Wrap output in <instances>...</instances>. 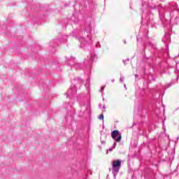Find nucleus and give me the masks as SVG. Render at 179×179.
Returning a JSON list of instances; mask_svg holds the SVG:
<instances>
[{"mask_svg": "<svg viewBox=\"0 0 179 179\" xmlns=\"http://www.w3.org/2000/svg\"><path fill=\"white\" fill-rule=\"evenodd\" d=\"M104 89H106V85L103 86L100 92H104Z\"/></svg>", "mask_w": 179, "mask_h": 179, "instance_id": "4be33fe9", "label": "nucleus"}, {"mask_svg": "<svg viewBox=\"0 0 179 179\" xmlns=\"http://www.w3.org/2000/svg\"><path fill=\"white\" fill-rule=\"evenodd\" d=\"M76 87L75 85H71V88L66 92L65 94L66 97H72L73 96H75L76 94Z\"/></svg>", "mask_w": 179, "mask_h": 179, "instance_id": "423d86ee", "label": "nucleus"}, {"mask_svg": "<svg viewBox=\"0 0 179 179\" xmlns=\"http://www.w3.org/2000/svg\"><path fill=\"white\" fill-rule=\"evenodd\" d=\"M127 62H129V59H125V60H123V64H124V65H127Z\"/></svg>", "mask_w": 179, "mask_h": 179, "instance_id": "6ab92c4d", "label": "nucleus"}, {"mask_svg": "<svg viewBox=\"0 0 179 179\" xmlns=\"http://www.w3.org/2000/svg\"><path fill=\"white\" fill-rule=\"evenodd\" d=\"M67 40L68 36L66 35H60L59 38V41H60V43H66Z\"/></svg>", "mask_w": 179, "mask_h": 179, "instance_id": "f8f14e48", "label": "nucleus"}, {"mask_svg": "<svg viewBox=\"0 0 179 179\" xmlns=\"http://www.w3.org/2000/svg\"><path fill=\"white\" fill-rule=\"evenodd\" d=\"M121 160L117 159L113 162L112 173L113 174L114 179H117V175L120 173V169H121Z\"/></svg>", "mask_w": 179, "mask_h": 179, "instance_id": "f03ea898", "label": "nucleus"}, {"mask_svg": "<svg viewBox=\"0 0 179 179\" xmlns=\"http://www.w3.org/2000/svg\"><path fill=\"white\" fill-rule=\"evenodd\" d=\"M68 61H69V66H74V68L76 69H82V64H79V63H78V62H76V64H72V63H71V59H68Z\"/></svg>", "mask_w": 179, "mask_h": 179, "instance_id": "9d476101", "label": "nucleus"}, {"mask_svg": "<svg viewBox=\"0 0 179 179\" xmlns=\"http://www.w3.org/2000/svg\"><path fill=\"white\" fill-rule=\"evenodd\" d=\"M145 47H146V43H144Z\"/></svg>", "mask_w": 179, "mask_h": 179, "instance_id": "f704fd0d", "label": "nucleus"}, {"mask_svg": "<svg viewBox=\"0 0 179 179\" xmlns=\"http://www.w3.org/2000/svg\"><path fill=\"white\" fill-rule=\"evenodd\" d=\"M170 86H171L170 84L169 85V87H170Z\"/></svg>", "mask_w": 179, "mask_h": 179, "instance_id": "c9c22d12", "label": "nucleus"}, {"mask_svg": "<svg viewBox=\"0 0 179 179\" xmlns=\"http://www.w3.org/2000/svg\"><path fill=\"white\" fill-rule=\"evenodd\" d=\"M113 149H115V146H112L111 148H108V150H106V155H108V151L109 152H113Z\"/></svg>", "mask_w": 179, "mask_h": 179, "instance_id": "2eb2a0df", "label": "nucleus"}, {"mask_svg": "<svg viewBox=\"0 0 179 179\" xmlns=\"http://www.w3.org/2000/svg\"><path fill=\"white\" fill-rule=\"evenodd\" d=\"M147 178H148V174L146 175V176H145Z\"/></svg>", "mask_w": 179, "mask_h": 179, "instance_id": "e433bc0d", "label": "nucleus"}, {"mask_svg": "<svg viewBox=\"0 0 179 179\" xmlns=\"http://www.w3.org/2000/svg\"><path fill=\"white\" fill-rule=\"evenodd\" d=\"M124 44H127V41H124Z\"/></svg>", "mask_w": 179, "mask_h": 179, "instance_id": "473e14b6", "label": "nucleus"}, {"mask_svg": "<svg viewBox=\"0 0 179 179\" xmlns=\"http://www.w3.org/2000/svg\"><path fill=\"white\" fill-rule=\"evenodd\" d=\"M115 145H117V142H115V143H113V146H114V147L115 148Z\"/></svg>", "mask_w": 179, "mask_h": 179, "instance_id": "bb28decb", "label": "nucleus"}, {"mask_svg": "<svg viewBox=\"0 0 179 179\" xmlns=\"http://www.w3.org/2000/svg\"><path fill=\"white\" fill-rule=\"evenodd\" d=\"M78 39L81 44H83V48L85 50H86V48L88 47H90V45H92V43H93V41H92V36H90V35H87V38L80 36L78 38Z\"/></svg>", "mask_w": 179, "mask_h": 179, "instance_id": "7ed1b4c3", "label": "nucleus"}, {"mask_svg": "<svg viewBox=\"0 0 179 179\" xmlns=\"http://www.w3.org/2000/svg\"><path fill=\"white\" fill-rule=\"evenodd\" d=\"M159 17L161 18L162 17V11L159 12Z\"/></svg>", "mask_w": 179, "mask_h": 179, "instance_id": "393cba45", "label": "nucleus"}, {"mask_svg": "<svg viewBox=\"0 0 179 179\" xmlns=\"http://www.w3.org/2000/svg\"><path fill=\"white\" fill-rule=\"evenodd\" d=\"M77 100H78V101L79 102V103H80V108H81V110H80V117H82L83 116V114H82V113H83V106H82V96H78V98H77Z\"/></svg>", "mask_w": 179, "mask_h": 179, "instance_id": "9b49d317", "label": "nucleus"}, {"mask_svg": "<svg viewBox=\"0 0 179 179\" xmlns=\"http://www.w3.org/2000/svg\"><path fill=\"white\" fill-rule=\"evenodd\" d=\"M155 113L156 114V115H159V114H160V108H156L155 110Z\"/></svg>", "mask_w": 179, "mask_h": 179, "instance_id": "dca6fc26", "label": "nucleus"}, {"mask_svg": "<svg viewBox=\"0 0 179 179\" xmlns=\"http://www.w3.org/2000/svg\"><path fill=\"white\" fill-rule=\"evenodd\" d=\"M71 83H72L73 86H75V87H76V86H78V85H83L84 81L82 78H74L73 80H71Z\"/></svg>", "mask_w": 179, "mask_h": 179, "instance_id": "0eeeda50", "label": "nucleus"}, {"mask_svg": "<svg viewBox=\"0 0 179 179\" xmlns=\"http://www.w3.org/2000/svg\"><path fill=\"white\" fill-rule=\"evenodd\" d=\"M139 115L142 117H146L148 115V107H142L139 110Z\"/></svg>", "mask_w": 179, "mask_h": 179, "instance_id": "1a4fd4ad", "label": "nucleus"}, {"mask_svg": "<svg viewBox=\"0 0 179 179\" xmlns=\"http://www.w3.org/2000/svg\"><path fill=\"white\" fill-rule=\"evenodd\" d=\"M96 59H97V55L94 52H91L90 55L87 56V59H85L84 62L85 64H88L89 66H92L93 61H96Z\"/></svg>", "mask_w": 179, "mask_h": 179, "instance_id": "20e7f679", "label": "nucleus"}, {"mask_svg": "<svg viewBox=\"0 0 179 179\" xmlns=\"http://www.w3.org/2000/svg\"><path fill=\"white\" fill-rule=\"evenodd\" d=\"M124 79H125V78H124V76H120V82L121 83H124Z\"/></svg>", "mask_w": 179, "mask_h": 179, "instance_id": "f3484780", "label": "nucleus"}, {"mask_svg": "<svg viewBox=\"0 0 179 179\" xmlns=\"http://www.w3.org/2000/svg\"><path fill=\"white\" fill-rule=\"evenodd\" d=\"M99 108H101V104L99 105Z\"/></svg>", "mask_w": 179, "mask_h": 179, "instance_id": "c85d7f7f", "label": "nucleus"}, {"mask_svg": "<svg viewBox=\"0 0 179 179\" xmlns=\"http://www.w3.org/2000/svg\"><path fill=\"white\" fill-rule=\"evenodd\" d=\"M114 82H115V79L112 80V83H114Z\"/></svg>", "mask_w": 179, "mask_h": 179, "instance_id": "c756f323", "label": "nucleus"}, {"mask_svg": "<svg viewBox=\"0 0 179 179\" xmlns=\"http://www.w3.org/2000/svg\"><path fill=\"white\" fill-rule=\"evenodd\" d=\"M137 42L139 41V38L137 36L136 38Z\"/></svg>", "mask_w": 179, "mask_h": 179, "instance_id": "cd10ccee", "label": "nucleus"}, {"mask_svg": "<svg viewBox=\"0 0 179 179\" xmlns=\"http://www.w3.org/2000/svg\"><path fill=\"white\" fill-rule=\"evenodd\" d=\"M92 22H90L88 24L85 26V31L90 33L92 31Z\"/></svg>", "mask_w": 179, "mask_h": 179, "instance_id": "ddd939ff", "label": "nucleus"}, {"mask_svg": "<svg viewBox=\"0 0 179 179\" xmlns=\"http://www.w3.org/2000/svg\"><path fill=\"white\" fill-rule=\"evenodd\" d=\"M90 82V80L87 79V82H86V84H85L86 87H87V83H89Z\"/></svg>", "mask_w": 179, "mask_h": 179, "instance_id": "b1692460", "label": "nucleus"}, {"mask_svg": "<svg viewBox=\"0 0 179 179\" xmlns=\"http://www.w3.org/2000/svg\"><path fill=\"white\" fill-rule=\"evenodd\" d=\"M102 108H103V113H106V105H103V106H102Z\"/></svg>", "mask_w": 179, "mask_h": 179, "instance_id": "5701e85b", "label": "nucleus"}, {"mask_svg": "<svg viewBox=\"0 0 179 179\" xmlns=\"http://www.w3.org/2000/svg\"><path fill=\"white\" fill-rule=\"evenodd\" d=\"M68 59H70L71 64L76 63V59L75 57H66V62H67L68 65H69V62L68 61Z\"/></svg>", "mask_w": 179, "mask_h": 179, "instance_id": "4468645a", "label": "nucleus"}, {"mask_svg": "<svg viewBox=\"0 0 179 179\" xmlns=\"http://www.w3.org/2000/svg\"><path fill=\"white\" fill-rule=\"evenodd\" d=\"M162 41L166 45V48H169V43H170V34L168 33H165L164 37L162 38Z\"/></svg>", "mask_w": 179, "mask_h": 179, "instance_id": "6e6552de", "label": "nucleus"}, {"mask_svg": "<svg viewBox=\"0 0 179 179\" xmlns=\"http://www.w3.org/2000/svg\"><path fill=\"white\" fill-rule=\"evenodd\" d=\"M96 48H100L101 47V45H100V42H98L96 44Z\"/></svg>", "mask_w": 179, "mask_h": 179, "instance_id": "aec40b11", "label": "nucleus"}, {"mask_svg": "<svg viewBox=\"0 0 179 179\" xmlns=\"http://www.w3.org/2000/svg\"><path fill=\"white\" fill-rule=\"evenodd\" d=\"M101 143L102 145H106V141L102 140L101 138Z\"/></svg>", "mask_w": 179, "mask_h": 179, "instance_id": "412c9836", "label": "nucleus"}, {"mask_svg": "<svg viewBox=\"0 0 179 179\" xmlns=\"http://www.w3.org/2000/svg\"><path fill=\"white\" fill-rule=\"evenodd\" d=\"M99 120H104V115L103 113L99 115Z\"/></svg>", "mask_w": 179, "mask_h": 179, "instance_id": "a211bd4d", "label": "nucleus"}, {"mask_svg": "<svg viewBox=\"0 0 179 179\" xmlns=\"http://www.w3.org/2000/svg\"><path fill=\"white\" fill-rule=\"evenodd\" d=\"M178 139H179V136H178V137L176 138V141H178Z\"/></svg>", "mask_w": 179, "mask_h": 179, "instance_id": "7c9ffc66", "label": "nucleus"}, {"mask_svg": "<svg viewBox=\"0 0 179 179\" xmlns=\"http://www.w3.org/2000/svg\"><path fill=\"white\" fill-rule=\"evenodd\" d=\"M146 20H149V17H146Z\"/></svg>", "mask_w": 179, "mask_h": 179, "instance_id": "2f4dec72", "label": "nucleus"}, {"mask_svg": "<svg viewBox=\"0 0 179 179\" xmlns=\"http://www.w3.org/2000/svg\"><path fill=\"white\" fill-rule=\"evenodd\" d=\"M135 78H139V75L136 74V75H135Z\"/></svg>", "mask_w": 179, "mask_h": 179, "instance_id": "a878e982", "label": "nucleus"}, {"mask_svg": "<svg viewBox=\"0 0 179 179\" xmlns=\"http://www.w3.org/2000/svg\"><path fill=\"white\" fill-rule=\"evenodd\" d=\"M166 15H169L171 26L179 24V8L177 3L175 2L169 3V12H166Z\"/></svg>", "mask_w": 179, "mask_h": 179, "instance_id": "f257e3e1", "label": "nucleus"}, {"mask_svg": "<svg viewBox=\"0 0 179 179\" xmlns=\"http://www.w3.org/2000/svg\"><path fill=\"white\" fill-rule=\"evenodd\" d=\"M103 100H104V98H103Z\"/></svg>", "mask_w": 179, "mask_h": 179, "instance_id": "4c0bfd02", "label": "nucleus"}, {"mask_svg": "<svg viewBox=\"0 0 179 179\" xmlns=\"http://www.w3.org/2000/svg\"><path fill=\"white\" fill-rule=\"evenodd\" d=\"M124 86L125 89H127V85H124Z\"/></svg>", "mask_w": 179, "mask_h": 179, "instance_id": "72a5a7b5", "label": "nucleus"}, {"mask_svg": "<svg viewBox=\"0 0 179 179\" xmlns=\"http://www.w3.org/2000/svg\"><path fill=\"white\" fill-rule=\"evenodd\" d=\"M111 136L115 142H121V139H122V136L120 134V131L118 130L112 131Z\"/></svg>", "mask_w": 179, "mask_h": 179, "instance_id": "39448f33", "label": "nucleus"}]
</instances>
